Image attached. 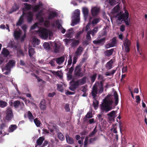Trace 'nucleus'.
Returning a JSON list of instances; mask_svg holds the SVG:
<instances>
[{"instance_id": "obj_1", "label": "nucleus", "mask_w": 147, "mask_h": 147, "mask_svg": "<svg viewBox=\"0 0 147 147\" xmlns=\"http://www.w3.org/2000/svg\"><path fill=\"white\" fill-rule=\"evenodd\" d=\"M42 11L40 10L37 13L36 16V18L38 20V22L35 23L31 28V30L35 29L37 28H39L37 32L40 37L43 39H46L49 36L51 37L53 35V33L51 31L44 28H40L39 25L44 24L46 27H49L50 25V22L49 21L46 20L44 22V18L42 17Z\"/></svg>"}, {"instance_id": "obj_2", "label": "nucleus", "mask_w": 147, "mask_h": 147, "mask_svg": "<svg viewBox=\"0 0 147 147\" xmlns=\"http://www.w3.org/2000/svg\"><path fill=\"white\" fill-rule=\"evenodd\" d=\"M114 99L115 105H117L118 102V96L115 91L113 92V95H108L105 98L103 102L101 105V109L106 112L111 110L112 109V104Z\"/></svg>"}, {"instance_id": "obj_3", "label": "nucleus", "mask_w": 147, "mask_h": 147, "mask_svg": "<svg viewBox=\"0 0 147 147\" xmlns=\"http://www.w3.org/2000/svg\"><path fill=\"white\" fill-rule=\"evenodd\" d=\"M24 8L23 9V12L22 15L20 17L19 21L17 23V25L18 26L21 24L23 21V17L26 16V17L28 22H31L33 20V13L31 12H27V13L25 12L26 10H28L30 9L31 7V6L29 5L27 3H24Z\"/></svg>"}, {"instance_id": "obj_4", "label": "nucleus", "mask_w": 147, "mask_h": 147, "mask_svg": "<svg viewBox=\"0 0 147 147\" xmlns=\"http://www.w3.org/2000/svg\"><path fill=\"white\" fill-rule=\"evenodd\" d=\"M104 90L103 82L101 81L96 83L93 86L91 91V94L92 96L94 98L96 95L97 94H100L102 93Z\"/></svg>"}, {"instance_id": "obj_5", "label": "nucleus", "mask_w": 147, "mask_h": 147, "mask_svg": "<svg viewBox=\"0 0 147 147\" xmlns=\"http://www.w3.org/2000/svg\"><path fill=\"white\" fill-rule=\"evenodd\" d=\"M124 10V13H123L122 11H120L117 15L116 17L118 20L121 21L123 20L126 24L128 25H129V22L128 21L129 13L125 9Z\"/></svg>"}, {"instance_id": "obj_6", "label": "nucleus", "mask_w": 147, "mask_h": 147, "mask_svg": "<svg viewBox=\"0 0 147 147\" xmlns=\"http://www.w3.org/2000/svg\"><path fill=\"white\" fill-rule=\"evenodd\" d=\"M80 14L79 10L78 9L75 10L72 17L73 22L71 24L72 26H74L79 22Z\"/></svg>"}, {"instance_id": "obj_7", "label": "nucleus", "mask_w": 147, "mask_h": 147, "mask_svg": "<svg viewBox=\"0 0 147 147\" xmlns=\"http://www.w3.org/2000/svg\"><path fill=\"white\" fill-rule=\"evenodd\" d=\"M85 70L82 71L80 65L77 66L75 68L74 73L75 76L78 78H80L85 75Z\"/></svg>"}, {"instance_id": "obj_8", "label": "nucleus", "mask_w": 147, "mask_h": 147, "mask_svg": "<svg viewBox=\"0 0 147 147\" xmlns=\"http://www.w3.org/2000/svg\"><path fill=\"white\" fill-rule=\"evenodd\" d=\"M13 35L17 40L21 39L22 41L24 40L26 37V34L25 33L23 35H22V31L20 30H15L13 33Z\"/></svg>"}, {"instance_id": "obj_9", "label": "nucleus", "mask_w": 147, "mask_h": 147, "mask_svg": "<svg viewBox=\"0 0 147 147\" xmlns=\"http://www.w3.org/2000/svg\"><path fill=\"white\" fill-rule=\"evenodd\" d=\"M5 119L7 121H10L13 117V113L12 109L10 108H8L5 111Z\"/></svg>"}, {"instance_id": "obj_10", "label": "nucleus", "mask_w": 147, "mask_h": 147, "mask_svg": "<svg viewBox=\"0 0 147 147\" xmlns=\"http://www.w3.org/2000/svg\"><path fill=\"white\" fill-rule=\"evenodd\" d=\"M15 65V62L13 60H9L7 64L5 67L6 70H10Z\"/></svg>"}, {"instance_id": "obj_11", "label": "nucleus", "mask_w": 147, "mask_h": 147, "mask_svg": "<svg viewBox=\"0 0 147 147\" xmlns=\"http://www.w3.org/2000/svg\"><path fill=\"white\" fill-rule=\"evenodd\" d=\"M51 46L53 47L54 52L55 53H58L60 50V47L58 45L57 43L54 42H50Z\"/></svg>"}, {"instance_id": "obj_12", "label": "nucleus", "mask_w": 147, "mask_h": 147, "mask_svg": "<svg viewBox=\"0 0 147 147\" xmlns=\"http://www.w3.org/2000/svg\"><path fill=\"white\" fill-rule=\"evenodd\" d=\"M117 112L116 111H113L107 114L108 119L109 121L114 120L115 117H116V115Z\"/></svg>"}, {"instance_id": "obj_13", "label": "nucleus", "mask_w": 147, "mask_h": 147, "mask_svg": "<svg viewBox=\"0 0 147 147\" xmlns=\"http://www.w3.org/2000/svg\"><path fill=\"white\" fill-rule=\"evenodd\" d=\"M100 8L96 7H92L91 9V12L93 16H96L99 13Z\"/></svg>"}, {"instance_id": "obj_14", "label": "nucleus", "mask_w": 147, "mask_h": 147, "mask_svg": "<svg viewBox=\"0 0 147 147\" xmlns=\"http://www.w3.org/2000/svg\"><path fill=\"white\" fill-rule=\"evenodd\" d=\"M116 45V38L114 37L110 44H107L106 46L107 48L115 46Z\"/></svg>"}, {"instance_id": "obj_15", "label": "nucleus", "mask_w": 147, "mask_h": 147, "mask_svg": "<svg viewBox=\"0 0 147 147\" xmlns=\"http://www.w3.org/2000/svg\"><path fill=\"white\" fill-rule=\"evenodd\" d=\"M65 137L66 142L67 143L70 144L74 143V141L73 138L70 137L68 134H67Z\"/></svg>"}, {"instance_id": "obj_16", "label": "nucleus", "mask_w": 147, "mask_h": 147, "mask_svg": "<svg viewBox=\"0 0 147 147\" xmlns=\"http://www.w3.org/2000/svg\"><path fill=\"white\" fill-rule=\"evenodd\" d=\"M113 61V59H111L106 63L105 65V67L106 69L108 70H109L110 69L113 67L112 64Z\"/></svg>"}, {"instance_id": "obj_17", "label": "nucleus", "mask_w": 147, "mask_h": 147, "mask_svg": "<svg viewBox=\"0 0 147 147\" xmlns=\"http://www.w3.org/2000/svg\"><path fill=\"white\" fill-rule=\"evenodd\" d=\"M83 50V48L82 47L80 46L77 49L75 52L76 55L77 56L80 55Z\"/></svg>"}, {"instance_id": "obj_18", "label": "nucleus", "mask_w": 147, "mask_h": 147, "mask_svg": "<svg viewBox=\"0 0 147 147\" xmlns=\"http://www.w3.org/2000/svg\"><path fill=\"white\" fill-rule=\"evenodd\" d=\"M40 109L42 110H45L46 108V104L45 101V99L42 100L40 104Z\"/></svg>"}, {"instance_id": "obj_19", "label": "nucleus", "mask_w": 147, "mask_h": 147, "mask_svg": "<svg viewBox=\"0 0 147 147\" xmlns=\"http://www.w3.org/2000/svg\"><path fill=\"white\" fill-rule=\"evenodd\" d=\"M89 11L88 9L86 7L83 8L82 9V12L84 14V19L86 20Z\"/></svg>"}, {"instance_id": "obj_20", "label": "nucleus", "mask_w": 147, "mask_h": 147, "mask_svg": "<svg viewBox=\"0 0 147 147\" xmlns=\"http://www.w3.org/2000/svg\"><path fill=\"white\" fill-rule=\"evenodd\" d=\"M42 6V4L39 2L38 5H35L32 7V10L34 12H36L39 10L40 8Z\"/></svg>"}, {"instance_id": "obj_21", "label": "nucleus", "mask_w": 147, "mask_h": 147, "mask_svg": "<svg viewBox=\"0 0 147 147\" xmlns=\"http://www.w3.org/2000/svg\"><path fill=\"white\" fill-rule=\"evenodd\" d=\"M96 96L94 98L93 96H92L93 99V105L95 109H96L98 106V102L96 99Z\"/></svg>"}, {"instance_id": "obj_22", "label": "nucleus", "mask_w": 147, "mask_h": 147, "mask_svg": "<svg viewBox=\"0 0 147 147\" xmlns=\"http://www.w3.org/2000/svg\"><path fill=\"white\" fill-rule=\"evenodd\" d=\"M44 140L45 138L44 137L42 136L40 137L36 140V143H37V145L36 146V147L37 146L41 145Z\"/></svg>"}, {"instance_id": "obj_23", "label": "nucleus", "mask_w": 147, "mask_h": 147, "mask_svg": "<svg viewBox=\"0 0 147 147\" xmlns=\"http://www.w3.org/2000/svg\"><path fill=\"white\" fill-rule=\"evenodd\" d=\"M55 59L57 63L58 64H60L64 61L65 57L64 56L61 57H60L56 58Z\"/></svg>"}, {"instance_id": "obj_24", "label": "nucleus", "mask_w": 147, "mask_h": 147, "mask_svg": "<svg viewBox=\"0 0 147 147\" xmlns=\"http://www.w3.org/2000/svg\"><path fill=\"white\" fill-rule=\"evenodd\" d=\"M105 38H103L100 40H95L93 41V43L95 44H103L105 42Z\"/></svg>"}, {"instance_id": "obj_25", "label": "nucleus", "mask_w": 147, "mask_h": 147, "mask_svg": "<svg viewBox=\"0 0 147 147\" xmlns=\"http://www.w3.org/2000/svg\"><path fill=\"white\" fill-rule=\"evenodd\" d=\"M113 49L107 50L104 52L105 55L106 56L109 57L113 54Z\"/></svg>"}, {"instance_id": "obj_26", "label": "nucleus", "mask_w": 147, "mask_h": 147, "mask_svg": "<svg viewBox=\"0 0 147 147\" xmlns=\"http://www.w3.org/2000/svg\"><path fill=\"white\" fill-rule=\"evenodd\" d=\"M22 104L23 106L24 105V104L23 103H20V101L18 100H16L13 103V106L15 108H17L18 107L21 105Z\"/></svg>"}, {"instance_id": "obj_27", "label": "nucleus", "mask_w": 147, "mask_h": 147, "mask_svg": "<svg viewBox=\"0 0 147 147\" xmlns=\"http://www.w3.org/2000/svg\"><path fill=\"white\" fill-rule=\"evenodd\" d=\"M98 30V27H95L92 30L89 31L91 33L92 36L95 35V34L97 32Z\"/></svg>"}, {"instance_id": "obj_28", "label": "nucleus", "mask_w": 147, "mask_h": 147, "mask_svg": "<svg viewBox=\"0 0 147 147\" xmlns=\"http://www.w3.org/2000/svg\"><path fill=\"white\" fill-rule=\"evenodd\" d=\"M87 79V77L86 76H85L83 77L82 78L78 80L79 82L80 83V85H82L85 84L86 81Z\"/></svg>"}, {"instance_id": "obj_29", "label": "nucleus", "mask_w": 147, "mask_h": 147, "mask_svg": "<svg viewBox=\"0 0 147 147\" xmlns=\"http://www.w3.org/2000/svg\"><path fill=\"white\" fill-rule=\"evenodd\" d=\"M28 53L29 54V56L30 57L32 58H33V55L35 53L34 51V49L33 48L30 49L28 51Z\"/></svg>"}, {"instance_id": "obj_30", "label": "nucleus", "mask_w": 147, "mask_h": 147, "mask_svg": "<svg viewBox=\"0 0 147 147\" xmlns=\"http://www.w3.org/2000/svg\"><path fill=\"white\" fill-rule=\"evenodd\" d=\"M40 41L38 38H34L33 39L32 44L33 45L34 47H35L36 45H38Z\"/></svg>"}, {"instance_id": "obj_31", "label": "nucleus", "mask_w": 147, "mask_h": 147, "mask_svg": "<svg viewBox=\"0 0 147 147\" xmlns=\"http://www.w3.org/2000/svg\"><path fill=\"white\" fill-rule=\"evenodd\" d=\"M57 13L54 12H51L49 15L47 19L48 20H51L53 18L57 16Z\"/></svg>"}, {"instance_id": "obj_32", "label": "nucleus", "mask_w": 147, "mask_h": 147, "mask_svg": "<svg viewBox=\"0 0 147 147\" xmlns=\"http://www.w3.org/2000/svg\"><path fill=\"white\" fill-rule=\"evenodd\" d=\"M73 39V41L71 43V46L73 47H76L79 45L80 42L79 40H75L74 39Z\"/></svg>"}, {"instance_id": "obj_33", "label": "nucleus", "mask_w": 147, "mask_h": 147, "mask_svg": "<svg viewBox=\"0 0 147 147\" xmlns=\"http://www.w3.org/2000/svg\"><path fill=\"white\" fill-rule=\"evenodd\" d=\"M50 42H45L43 43V46L46 50H49L50 49Z\"/></svg>"}, {"instance_id": "obj_34", "label": "nucleus", "mask_w": 147, "mask_h": 147, "mask_svg": "<svg viewBox=\"0 0 147 147\" xmlns=\"http://www.w3.org/2000/svg\"><path fill=\"white\" fill-rule=\"evenodd\" d=\"M17 126L16 125H11L9 127V132H13L14 130L16 129Z\"/></svg>"}, {"instance_id": "obj_35", "label": "nucleus", "mask_w": 147, "mask_h": 147, "mask_svg": "<svg viewBox=\"0 0 147 147\" xmlns=\"http://www.w3.org/2000/svg\"><path fill=\"white\" fill-rule=\"evenodd\" d=\"M130 41L127 38H126L123 42L124 47H130Z\"/></svg>"}, {"instance_id": "obj_36", "label": "nucleus", "mask_w": 147, "mask_h": 147, "mask_svg": "<svg viewBox=\"0 0 147 147\" xmlns=\"http://www.w3.org/2000/svg\"><path fill=\"white\" fill-rule=\"evenodd\" d=\"M120 7L118 5L115 7L112 10V12L113 13H117L119 11Z\"/></svg>"}, {"instance_id": "obj_37", "label": "nucleus", "mask_w": 147, "mask_h": 147, "mask_svg": "<svg viewBox=\"0 0 147 147\" xmlns=\"http://www.w3.org/2000/svg\"><path fill=\"white\" fill-rule=\"evenodd\" d=\"M100 19L99 18H95L93 20L91 23L93 25H96L100 21Z\"/></svg>"}, {"instance_id": "obj_38", "label": "nucleus", "mask_w": 147, "mask_h": 147, "mask_svg": "<svg viewBox=\"0 0 147 147\" xmlns=\"http://www.w3.org/2000/svg\"><path fill=\"white\" fill-rule=\"evenodd\" d=\"M28 116L30 121L32 122L33 120L34 117L30 111H28Z\"/></svg>"}, {"instance_id": "obj_39", "label": "nucleus", "mask_w": 147, "mask_h": 147, "mask_svg": "<svg viewBox=\"0 0 147 147\" xmlns=\"http://www.w3.org/2000/svg\"><path fill=\"white\" fill-rule=\"evenodd\" d=\"M97 130L96 129V127H95L93 130L89 135V137H92L94 136L95 134L97 133Z\"/></svg>"}, {"instance_id": "obj_40", "label": "nucleus", "mask_w": 147, "mask_h": 147, "mask_svg": "<svg viewBox=\"0 0 147 147\" xmlns=\"http://www.w3.org/2000/svg\"><path fill=\"white\" fill-rule=\"evenodd\" d=\"M72 32L70 29H69L67 31V33L65 34V36L67 38H70L72 37Z\"/></svg>"}, {"instance_id": "obj_41", "label": "nucleus", "mask_w": 147, "mask_h": 147, "mask_svg": "<svg viewBox=\"0 0 147 147\" xmlns=\"http://www.w3.org/2000/svg\"><path fill=\"white\" fill-rule=\"evenodd\" d=\"M116 71V70H113L111 72L107 71L105 73V75L106 76H111L114 74Z\"/></svg>"}, {"instance_id": "obj_42", "label": "nucleus", "mask_w": 147, "mask_h": 147, "mask_svg": "<svg viewBox=\"0 0 147 147\" xmlns=\"http://www.w3.org/2000/svg\"><path fill=\"white\" fill-rule=\"evenodd\" d=\"M34 121L37 127H39L40 126V122L38 119L37 118H36L34 119Z\"/></svg>"}, {"instance_id": "obj_43", "label": "nucleus", "mask_w": 147, "mask_h": 147, "mask_svg": "<svg viewBox=\"0 0 147 147\" xmlns=\"http://www.w3.org/2000/svg\"><path fill=\"white\" fill-rule=\"evenodd\" d=\"M57 136L58 138L61 140H63L65 139L63 135L61 132H59L57 134Z\"/></svg>"}, {"instance_id": "obj_44", "label": "nucleus", "mask_w": 147, "mask_h": 147, "mask_svg": "<svg viewBox=\"0 0 147 147\" xmlns=\"http://www.w3.org/2000/svg\"><path fill=\"white\" fill-rule=\"evenodd\" d=\"M92 18L91 17H90L89 20V22L88 23L87 25L86 26L85 28V30L86 31H88V30L90 29V25L91 22V19Z\"/></svg>"}, {"instance_id": "obj_45", "label": "nucleus", "mask_w": 147, "mask_h": 147, "mask_svg": "<svg viewBox=\"0 0 147 147\" xmlns=\"http://www.w3.org/2000/svg\"><path fill=\"white\" fill-rule=\"evenodd\" d=\"M2 53L5 56H8L9 54V53L8 50L5 48L3 49L2 51Z\"/></svg>"}, {"instance_id": "obj_46", "label": "nucleus", "mask_w": 147, "mask_h": 147, "mask_svg": "<svg viewBox=\"0 0 147 147\" xmlns=\"http://www.w3.org/2000/svg\"><path fill=\"white\" fill-rule=\"evenodd\" d=\"M7 103L5 101L2 100H0V107H4L7 106Z\"/></svg>"}, {"instance_id": "obj_47", "label": "nucleus", "mask_w": 147, "mask_h": 147, "mask_svg": "<svg viewBox=\"0 0 147 147\" xmlns=\"http://www.w3.org/2000/svg\"><path fill=\"white\" fill-rule=\"evenodd\" d=\"M57 90L61 92H62L63 91V88L62 86V85L60 84H57Z\"/></svg>"}, {"instance_id": "obj_48", "label": "nucleus", "mask_w": 147, "mask_h": 147, "mask_svg": "<svg viewBox=\"0 0 147 147\" xmlns=\"http://www.w3.org/2000/svg\"><path fill=\"white\" fill-rule=\"evenodd\" d=\"M96 74H94L90 77L91 80V82H93L95 80L96 76Z\"/></svg>"}, {"instance_id": "obj_49", "label": "nucleus", "mask_w": 147, "mask_h": 147, "mask_svg": "<svg viewBox=\"0 0 147 147\" xmlns=\"http://www.w3.org/2000/svg\"><path fill=\"white\" fill-rule=\"evenodd\" d=\"M109 3L111 5H113L116 4L117 2L115 0H109Z\"/></svg>"}, {"instance_id": "obj_50", "label": "nucleus", "mask_w": 147, "mask_h": 147, "mask_svg": "<svg viewBox=\"0 0 147 147\" xmlns=\"http://www.w3.org/2000/svg\"><path fill=\"white\" fill-rule=\"evenodd\" d=\"M73 85L76 88H77L79 85H80L78 80L74 82Z\"/></svg>"}, {"instance_id": "obj_51", "label": "nucleus", "mask_w": 147, "mask_h": 147, "mask_svg": "<svg viewBox=\"0 0 147 147\" xmlns=\"http://www.w3.org/2000/svg\"><path fill=\"white\" fill-rule=\"evenodd\" d=\"M91 34L90 32L89 31H88L87 33V34L86 35V38L87 40H91V37L90 35Z\"/></svg>"}, {"instance_id": "obj_52", "label": "nucleus", "mask_w": 147, "mask_h": 147, "mask_svg": "<svg viewBox=\"0 0 147 147\" xmlns=\"http://www.w3.org/2000/svg\"><path fill=\"white\" fill-rule=\"evenodd\" d=\"M7 127V125L5 123H2L0 125V128L1 130L4 129Z\"/></svg>"}, {"instance_id": "obj_53", "label": "nucleus", "mask_w": 147, "mask_h": 147, "mask_svg": "<svg viewBox=\"0 0 147 147\" xmlns=\"http://www.w3.org/2000/svg\"><path fill=\"white\" fill-rule=\"evenodd\" d=\"M18 9V6L16 4H15L12 7V9L13 11H16Z\"/></svg>"}, {"instance_id": "obj_54", "label": "nucleus", "mask_w": 147, "mask_h": 147, "mask_svg": "<svg viewBox=\"0 0 147 147\" xmlns=\"http://www.w3.org/2000/svg\"><path fill=\"white\" fill-rule=\"evenodd\" d=\"M97 139L96 137L90 138L89 140V142L90 144L92 143L95 141Z\"/></svg>"}, {"instance_id": "obj_55", "label": "nucleus", "mask_w": 147, "mask_h": 147, "mask_svg": "<svg viewBox=\"0 0 147 147\" xmlns=\"http://www.w3.org/2000/svg\"><path fill=\"white\" fill-rule=\"evenodd\" d=\"M55 24L56 25L58 26L57 28L59 29H61L63 27L61 25L59 24V21L58 20H56L55 22Z\"/></svg>"}, {"instance_id": "obj_56", "label": "nucleus", "mask_w": 147, "mask_h": 147, "mask_svg": "<svg viewBox=\"0 0 147 147\" xmlns=\"http://www.w3.org/2000/svg\"><path fill=\"white\" fill-rule=\"evenodd\" d=\"M69 59L68 61V65L67 66L69 67L70 66L72 62V57L70 55L69 56Z\"/></svg>"}, {"instance_id": "obj_57", "label": "nucleus", "mask_w": 147, "mask_h": 147, "mask_svg": "<svg viewBox=\"0 0 147 147\" xmlns=\"http://www.w3.org/2000/svg\"><path fill=\"white\" fill-rule=\"evenodd\" d=\"M88 138L87 137L85 138V140L84 141V147H87V146L88 144Z\"/></svg>"}, {"instance_id": "obj_58", "label": "nucleus", "mask_w": 147, "mask_h": 147, "mask_svg": "<svg viewBox=\"0 0 147 147\" xmlns=\"http://www.w3.org/2000/svg\"><path fill=\"white\" fill-rule=\"evenodd\" d=\"M86 117L88 118H91L92 117V113L90 112H88L86 115Z\"/></svg>"}, {"instance_id": "obj_59", "label": "nucleus", "mask_w": 147, "mask_h": 147, "mask_svg": "<svg viewBox=\"0 0 147 147\" xmlns=\"http://www.w3.org/2000/svg\"><path fill=\"white\" fill-rule=\"evenodd\" d=\"M136 102L138 103L140 102L141 100V99L140 96L139 95H137L136 96Z\"/></svg>"}, {"instance_id": "obj_60", "label": "nucleus", "mask_w": 147, "mask_h": 147, "mask_svg": "<svg viewBox=\"0 0 147 147\" xmlns=\"http://www.w3.org/2000/svg\"><path fill=\"white\" fill-rule=\"evenodd\" d=\"M82 32L81 31H80L77 33L76 35L75 38H78L80 37V35L82 34Z\"/></svg>"}, {"instance_id": "obj_61", "label": "nucleus", "mask_w": 147, "mask_h": 147, "mask_svg": "<svg viewBox=\"0 0 147 147\" xmlns=\"http://www.w3.org/2000/svg\"><path fill=\"white\" fill-rule=\"evenodd\" d=\"M78 57L76 55L73 58V65L75 64L77 61V59L78 58Z\"/></svg>"}, {"instance_id": "obj_62", "label": "nucleus", "mask_w": 147, "mask_h": 147, "mask_svg": "<svg viewBox=\"0 0 147 147\" xmlns=\"http://www.w3.org/2000/svg\"><path fill=\"white\" fill-rule=\"evenodd\" d=\"M65 108L66 110V111L67 112H68L69 111L70 109L69 108V105L68 104H66L65 107Z\"/></svg>"}, {"instance_id": "obj_63", "label": "nucleus", "mask_w": 147, "mask_h": 147, "mask_svg": "<svg viewBox=\"0 0 147 147\" xmlns=\"http://www.w3.org/2000/svg\"><path fill=\"white\" fill-rule=\"evenodd\" d=\"M55 94V92H53L52 93H50L48 94V96L49 97H53V96H54Z\"/></svg>"}, {"instance_id": "obj_64", "label": "nucleus", "mask_w": 147, "mask_h": 147, "mask_svg": "<svg viewBox=\"0 0 147 147\" xmlns=\"http://www.w3.org/2000/svg\"><path fill=\"white\" fill-rule=\"evenodd\" d=\"M69 88L70 90H71V91H73L76 89V88H75V87L74 86L73 84L69 86Z\"/></svg>"}]
</instances>
